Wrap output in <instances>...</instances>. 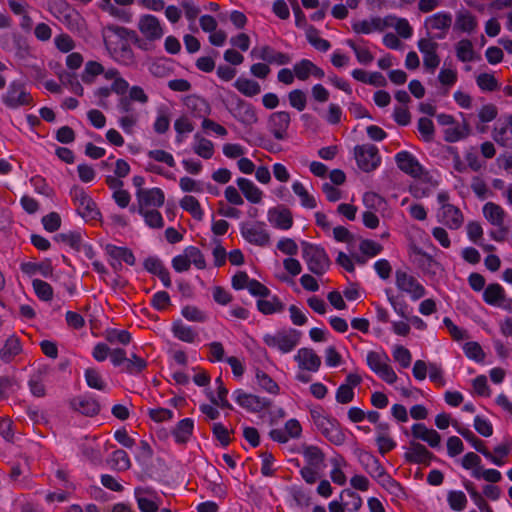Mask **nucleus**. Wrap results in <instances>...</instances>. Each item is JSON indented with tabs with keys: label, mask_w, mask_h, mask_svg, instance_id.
I'll return each mask as SVG.
<instances>
[{
	"label": "nucleus",
	"mask_w": 512,
	"mask_h": 512,
	"mask_svg": "<svg viewBox=\"0 0 512 512\" xmlns=\"http://www.w3.org/2000/svg\"><path fill=\"white\" fill-rule=\"evenodd\" d=\"M233 398L239 406L253 413L260 412L271 404L269 399L247 393L241 389L233 392Z\"/></svg>",
	"instance_id": "dca6fc26"
},
{
	"label": "nucleus",
	"mask_w": 512,
	"mask_h": 512,
	"mask_svg": "<svg viewBox=\"0 0 512 512\" xmlns=\"http://www.w3.org/2000/svg\"><path fill=\"white\" fill-rule=\"evenodd\" d=\"M447 502L454 511H463L467 505V498L464 492L452 490L448 492Z\"/></svg>",
	"instance_id": "680f3d73"
},
{
	"label": "nucleus",
	"mask_w": 512,
	"mask_h": 512,
	"mask_svg": "<svg viewBox=\"0 0 512 512\" xmlns=\"http://www.w3.org/2000/svg\"><path fill=\"white\" fill-rule=\"evenodd\" d=\"M84 377L88 387L99 391H105L107 388L106 382L103 380L100 372L94 368H87L84 372Z\"/></svg>",
	"instance_id": "864d4df0"
},
{
	"label": "nucleus",
	"mask_w": 512,
	"mask_h": 512,
	"mask_svg": "<svg viewBox=\"0 0 512 512\" xmlns=\"http://www.w3.org/2000/svg\"><path fill=\"white\" fill-rule=\"evenodd\" d=\"M452 25V15L449 12L441 11L425 18L424 27L428 32L440 31L435 38L443 39Z\"/></svg>",
	"instance_id": "f3484780"
},
{
	"label": "nucleus",
	"mask_w": 512,
	"mask_h": 512,
	"mask_svg": "<svg viewBox=\"0 0 512 512\" xmlns=\"http://www.w3.org/2000/svg\"><path fill=\"white\" fill-rule=\"evenodd\" d=\"M395 161L398 168L404 173L414 178L423 175L424 169L416 157L408 151H400L395 155Z\"/></svg>",
	"instance_id": "aec40b11"
},
{
	"label": "nucleus",
	"mask_w": 512,
	"mask_h": 512,
	"mask_svg": "<svg viewBox=\"0 0 512 512\" xmlns=\"http://www.w3.org/2000/svg\"><path fill=\"white\" fill-rule=\"evenodd\" d=\"M363 463L366 471L375 479L387 483L392 493L398 495V492L402 490L399 483L385 472V469L375 456L370 453H365Z\"/></svg>",
	"instance_id": "f8f14e48"
},
{
	"label": "nucleus",
	"mask_w": 512,
	"mask_h": 512,
	"mask_svg": "<svg viewBox=\"0 0 512 512\" xmlns=\"http://www.w3.org/2000/svg\"><path fill=\"white\" fill-rule=\"evenodd\" d=\"M470 134V126L464 120L462 123H455L444 131V138L447 142L454 143L466 138Z\"/></svg>",
	"instance_id": "e433bc0d"
},
{
	"label": "nucleus",
	"mask_w": 512,
	"mask_h": 512,
	"mask_svg": "<svg viewBox=\"0 0 512 512\" xmlns=\"http://www.w3.org/2000/svg\"><path fill=\"white\" fill-rule=\"evenodd\" d=\"M464 159L468 167L475 172H478L485 167V162L480 159L478 150L474 146H471L465 151Z\"/></svg>",
	"instance_id": "e2e57ef3"
},
{
	"label": "nucleus",
	"mask_w": 512,
	"mask_h": 512,
	"mask_svg": "<svg viewBox=\"0 0 512 512\" xmlns=\"http://www.w3.org/2000/svg\"><path fill=\"white\" fill-rule=\"evenodd\" d=\"M457 59L461 62H471L474 60L475 52L473 44L468 39L460 40L455 47Z\"/></svg>",
	"instance_id": "8fccbe9b"
},
{
	"label": "nucleus",
	"mask_w": 512,
	"mask_h": 512,
	"mask_svg": "<svg viewBox=\"0 0 512 512\" xmlns=\"http://www.w3.org/2000/svg\"><path fill=\"white\" fill-rule=\"evenodd\" d=\"M138 203L137 212L151 209H158L163 206L165 194L162 189L154 187L149 189H140L136 192ZM132 212L136 211L135 207H131Z\"/></svg>",
	"instance_id": "9d476101"
},
{
	"label": "nucleus",
	"mask_w": 512,
	"mask_h": 512,
	"mask_svg": "<svg viewBox=\"0 0 512 512\" xmlns=\"http://www.w3.org/2000/svg\"><path fill=\"white\" fill-rule=\"evenodd\" d=\"M96 437H88L86 436L82 442L79 444V450L82 457L90 461L91 463H99L101 461V453L97 446Z\"/></svg>",
	"instance_id": "2f4dec72"
},
{
	"label": "nucleus",
	"mask_w": 512,
	"mask_h": 512,
	"mask_svg": "<svg viewBox=\"0 0 512 512\" xmlns=\"http://www.w3.org/2000/svg\"><path fill=\"white\" fill-rule=\"evenodd\" d=\"M417 47L423 56V66L431 74L435 72L440 64V57L437 53L439 44L431 38H421Z\"/></svg>",
	"instance_id": "4468645a"
},
{
	"label": "nucleus",
	"mask_w": 512,
	"mask_h": 512,
	"mask_svg": "<svg viewBox=\"0 0 512 512\" xmlns=\"http://www.w3.org/2000/svg\"><path fill=\"white\" fill-rule=\"evenodd\" d=\"M476 27L477 21L471 12L462 10L456 14L455 29L471 33L476 29Z\"/></svg>",
	"instance_id": "37998d69"
},
{
	"label": "nucleus",
	"mask_w": 512,
	"mask_h": 512,
	"mask_svg": "<svg viewBox=\"0 0 512 512\" xmlns=\"http://www.w3.org/2000/svg\"><path fill=\"white\" fill-rule=\"evenodd\" d=\"M505 295L504 288L498 283H493L484 289L483 299L487 304L497 307Z\"/></svg>",
	"instance_id": "c03bdc74"
},
{
	"label": "nucleus",
	"mask_w": 512,
	"mask_h": 512,
	"mask_svg": "<svg viewBox=\"0 0 512 512\" xmlns=\"http://www.w3.org/2000/svg\"><path fill=\"white\" fill-rule=\"evenodd\" d=\"M301 454L305 460V466L314 468H322L325 460L323 451L315 445H303L301 447Z\"/></svg>",
	"instance_id": "7c9ffc66"
},
{
	"label": "nucleus",
	"mask_w": 512,
	"mask_h": 512,
	"mask_svg": "<svg viewBox=\"0 0 512 512\" xmlns=\"http://www.w3.org/2000/svg\"><path fill=\"white\" fill-rule=\"evenodd\" d=\"M439 208L436 212L437 221L450 230H458L464 224V215L462 211L450 203V195L441 191L437 195Z\"/></svg>",
	"instance_id": "7ed1b4c3"
},
{
	"label": "nucleus",
	"mask_w": 512,
	"mask_h": 512,
	"mask_svg": "<svg viewBox=\"0 0 512 512\" xmlns=\"http://www.w3.org/2000/svg\"><path fill=\"white\" fill-rule=\"evenodd\" d=\"M145 221V224L153 229H161L164 226V219L158 209H151L138 212Z\"/></svg>",
	"instance_id": "bf43d9fd"
},
{
	"label": "nucleus",
	"mask_w": 512,
	"mask_h": 512,
	"mask_svg": "<svg viewBox=\"0 0 512 512\" xmlns=\"http://www.w3.org/2000/svg\"><path fill=\"white\" fill-rule=\"evenodd\" d=\"M366 362L369 368L383 381L388 384L396 382L397 375L389 364V356L384 351H369L366 356Z\"/></svg>",
	"instance_id": "423d86ee"
},
{
	"label": "nucleus",
	"mask_w": 512,
	"mask_h": 512,
	"mask_svg": "<svg viewBox=\"0 0 512 512\" xmlns=\"http://www.w3.org/2000/svg\"><path fill=\"white\" fill-rule=\"evenodd\" d=\"M134 496L141 512H157L162 498L150 487H136Z\"/></svg>",
	"instance_id": "2eb2a0df"
},
{
	"label": "nucleus",
	"mask_w": 512,
	"mask_h": 512,
	"mask_svg": "<svg viewBox=\"0 0 512 512\" xmlns=\"http://www.w3.org/2000/svg\"><path fill=\"white\" fill-rule=\"evenodd\" d=\"M21 271L27 276H34L40 274L45 278H49L53 274V267L51 262L46 260L43 262H25L20 266Z\"/></svg>",
	"instance_id": "72a5a7b5"
},
{
	"label": "nucleus",
	"mask_w": 512,
	"mask_h": 512,
	"mask_svg": "<svg viewBox=\"0 0 512 512\" xmlns=\"http://www.w3.org/2000/svg\"><path fill=\"white\" fill-rule=\"evenodd\" d=\"M453 426L456 428V431L468 442L471 443L472 447L477 450L479 453H483L487 448L482 440L477 438L474 433L468 428L460 427L457 423H454Z\"/></svg>",
	"instance_id": "13d9d810"
},
{
	"label": "nucleus",
	"mask_w": 512,
	"mask_h": 512,
	"mask_svg": "<svg viewBox=\"0 0 512 512\" xmlns=\"http://www.w3.org/2000/svg\"><path fill=\"white\" fill-rule=\"evenodd\" d=\"M3 104L10 109H17L21 106L31 105L33 98L27 91L26 86L20 81H12L1 96Z\"/></svg>",
	"instance_id": "6e6552de"
},
{
	"label": "nucleus",
	"mask_w": 512,
	"mask_h": 512,
	"mask_svg": "<svg viewBox=\"0 0 512 512\" xmlns=\"http://www.w3.org/2000/svg\"><path fill=\"white\" fill-rule=\"evenodd\" d=\"M292 190L300 198L301 205L304 208L314 209L317 207V201L315 197L308 192V190L300 181L293 182Z\"/></svg>",
	"instance_id": "49530a36"
},
{
	"label": "nucleus",
	"mask_w": 512,
	"mask_h": 512,
	"mask_svg": "<svg viewBox=\"0 0 512 512\" xmlns=\"http://www.w3.org/2000/svg\"><path fill=\"white\" fill-rule=\"evenodd\" d=\"M233 86L246 97H254L261 92V86L258 82L245 77L237 78Z\"/></svg>",
	"instance_id": "a19ab883"
},
{
	"label": "nucleus",
	"mask_w": 512,
	"mask_h": 512,
	"mask_svg": "<svg viewBox=\"0 0 512 512\" xmlns=\"http://www.w3.org/2000/svg\"><path fill=\"white\" fill-rule=\"evenodd\" d=\"M138 29L150 41L160 39L164 32L159 19L154 15H143L138 22Z\"/></svg>",
	"instance_id": "5701e85b"
},
{
	"label": "nucleus",
	"mask_w": 512,
	"mask_h": 512,
	"mask_svg": "<svg viewBox=\"0 0 512 512\" xmlns=\"http://www.w3.org/2000/svg\"><path fill=\"white\" fill-rule=\"evenodd\" d=\"M180 206L197 220H201L204 216L199 201L193 196L183 197L180 201Z\"/></svg>",
	"instance_id": "5fc2aeb1"
},
{
	"label": "nucleus",
	"mask_w": 512,
	"mask_h": 512,
	"mask_svg": "<svg viewBox=\"0 0 512 512\" xmlns=\"http://www.w3.org/2000/svg\"><path fill=\"white\" fill-rule=\"evenodd\" d=\"M111 464L119 471H126L131 467L128 454L121 449L115 450L111 454Z\"/></svg>",
	"instance_id": "774afa93"
},
{
	"label": "nucleus",
	"mask_w": 512,
	"mask_h": 512,
	"mask_svg": "<svg viewBox=\"0 0 512 512\" xmlns=\"http://www.w3.org/2000/svg\"><path fill=\"white\" fill-rule=\"evenodd\" d=\"M482 211L484 217L490 224L498 228H503L507 213L500 205L494 202H487L484 204Z\"/></svg>",
	"instance_id": "c756f323"
},
{
	"label": "nucleus",
	"mask_w": 512,
	"mask_h": 512,
	"mask_svg": "<svg viewBox=\"0 0 512 512\" xmlns=\"http://www.w3.org/2000/svg\"><path fill=\"white\" fill-rule=\"evenodd\" d=\"M146 367L147 361L137 354L132 353L127 357L121 371L130 375H138L145 370Z\"/></svg>",
	"instance_id": "a18cd8bd"
},
{
	"label": "nucleus",
	"mask_w": 512,
	"mask_h": 512,
	"mask_svg": "<svg viewBox=\"0 0 512 512\" xmlns=\"http://www.w3.org/2000/svg\"><path fill=\"white\" fill-rule=\"evenodd\" d=\"M301 248L302 258L311 273L321 276L329 270L331 261L323 247L303 241Z\"/></svg>",
	"instance_id": "20e7f679"
},
{
	"label": "nucleus",
	"mask_w": 512,
	"mask_h": 512,
	"mask_svg": "<svg viewBox=\"0 0 512 512\" xmlns=\"http://www.w3.org/2000/svg\"><path fill=\"white\" fill-rule=\"evenodd\" d=\"M299 369L315 373L321 366V358L311 348H301L294 356Z\"/></svg>",
	"instance_id": "b1692460"
},
{
	"label": "nucleus",
	"mask_w": 512,
	"mask_h": 512,
	"mask_svg": "<svg viewBox=\"0 0 512 512\" xmlns=\"http://www.w3.org/2000/svg\"><path fill=\"white\" fill-rule=\"evenodd\" d=\"M411 435L415 440L426 442L431 448H437L441 443V435L434 429L428 428L423 423L413 424Z\"/></svg>",
	"instance_id": "bb28decb"
},
{
	"label": "nucleus",
	"mask_w": 512,
	"mask_h": 512,
	"mask_svg": "<svg viewBox=\"0 0 512 512\" xmlns=\"http://www.w3.org/2000/svg\"><path fill=\"white\" fill-rule=\"evenodd\" d=\"M291 117L287 111L274 112L269 116L268 128L269 131L277 140H284L287 138V131L290 126Z\"/></svg>",
	"instance_id": "a211bd4d"
},
{
	"label": "nucleus",
	"mask_w": 512,
	"mask_h": 512,
	"mask_svg": "<svg viewBox=\"0 0 512 512\" xmlns=\"http://www.w3.org/2000/svg\"><path fill=\"white\" fill-rule=\"evenodd\" d=\"M232 114L237 121L246 126H251L258 121L254 106L241 98L236 99Z\"/></svg>",
	"instance_id": "393cba45"
},
{
	"label": "nucleus",
	"mask_w": 512,
	"mask_h": 512,
	"mask_svg": "<svg viewBox=\"0 0 512 512\" xmlns=\"http://www.w3.org/2000/svg\"><path fill=\"white\" fill-rule=\"evenodd\" d=\"M136 33L125 27L108 25L104 28V42L110 57L120 65L135 67L136 56L131 48V42H138Z\"/></svg>",
	"instance_id": "f257e3e1"
},
{
	"label": "nucleus",
	"mask_w": 512,
	"mask_h": 512,
	"mask_svg": "<svg viewBox=\"0 0 512 512\" xmlns=\"http://www.w3.org/2000/svg\"><path fill=\"white\" fill-rule=\"evenodd\" d=\"M310 416L316 429L332 444L341 446L346 441V435L340 423L324 411L322 407L310 409Z\"/></svg>",
	"instance_id": "f03ea898"
},
{
	"label": "nucleus",
	"mask_w": 512,
	"mask_h": 512,
	"mask_svg": "<svg viewBox=\"0 0 512 512\" xmlns=\"http://www.w3.org/2000/svg\"><path fill=\"white\" fill-rule=\"evenodd\" d=\"M251 56L277 65H286L291 62V57L288 54L277 52L267 45L252 49Z\"/></svg>",
	"instance_id": "a878e982"
},
{
	"label": "nucleus",
	"mask_w": 512,
	"mask_h": 512,
	"mask_svg": "<svg viewBox=\"0 0 512 512\" xmlns=\"http://www.w3.org/2000/svg\"><path fill=\"white\" fill-rule=\"evenodd\" d=\"M333 468L330 472L331 480L340 486L346 484L347 478L344 472L342 471V467L346 466L347 463L343 458H335L332 460Z\"/></svg>",
	"instance_id": "4d7b16f0"
},
{
	"label": "nucleus",
	"mask_w": 512,
	"mask_h": 512,
	"mask_svg": "<svg viewBox=\"0 0 512 512\" xmlns=\"http://www.w3.org/2000/svg\"><path fill=\"white\" fill-rule=\"evenodd\" d=\"M376 444L381 455H385L396 447V442L390 435L388 423H379L376 426Z\"/></svg>",
	"instance_id": "c85d7f7f"
},
{
	"label": "nucleus",
	"mask_w": 512,
	"mask_h": 512,
	"mask_svg": "<svg viewBox=\"0 0 512 512\" xmlns=\"http://www.w3.org/2000/svg\"><path fill=\"white\" fill-rule=\"evenodd\" d=\"M192 149L195 154L203 159H211L215 151L213 142L207 138H204L199 133L194 135Z\"/></svg>",
	"instance_id": "c9c22d12"
},
{
	"label": "nucleus",
	"mask_w": 512,
	"mask_h": 512,
	"mask_svg": "<svg viewBox=\"0 0 512 512\" xmlns=\"http://www.w3.org/2000/svg\"><path fill=\"white\" fill-rule=\"evenodd\" d=\"M240 232L250 244L264 247L270 243V235L264 222L242 223Z\"/></svg>",
	"instance_id": "ddd939ff"
},
{
	"label": "nucleus",
	"mask_w": 512,
	"mask_h": 512,
	"mask_svg": "<svg viewBox=\"0 0 512 512\" xmlns=\"http://www.w3.org/2000/svg\"><path fill=\"white\" fill-rule=\"evenodd\" d=\"M104 73V67L97 61H88L82 72V81L86 84H92L98 75Z\"/></svg>",
	"instance_id": "603ef678"
},
{
	"label": "nucleus",
	"mask_w": 512,
	"mask_h": 512,
	"mask_svg": "<svg viewBox=\"0 0 512 512\" xmlns=\"http://www.w3.org/2000/svg\"><path fill=\"white\" fill-rule=\"evenodd\" d=\"M104 337L105 340L112 345H128L132 340V336L127 330L119 329H107L104 333Z\"/></svg>",
	"instance_id": "3c124183"
},
{
	"label": "nucleus",
	"mask_w": 512,
	"mask_h": 512,
	"mask_svg": "<svg viewBox=\"0 0 512 512\" xmlns=\"http://www.w3.org/2000/svg\"><path fill=\"white\" fill-rule=\"evenodd\" d=\"M267 217L270 224L275 228L288 230L292 227L293 217L290 210L287 208H271L268 211Z\"/></svg>",
	"instance_id": "cd10ccee"
},
{
	"label": "nucleus",
	"mask_w": 512,
	"mask_h": 512,
	"mask_svg": "<svg viewBox=\"0 0 512 512\" xmlns=\"http://www.w3.org/2000/svg\"><path fill=\"white\" fill-rule=\"evenodd\" d=\"M385 26V21L380 17H372L370 19L359 20L352 24L354 32L358 34H370L374 31H382Z\"/></svg>",
	"instance_id": "473e14b6"
},
{
	"label": "nucleus",
	"mask_w": 512,
	"mask_h": 512,
	"mask_svg": "<svg viewBox=\"0 0 512 512\" xmlns=\"http://www.w3.org/2000/svg\"><path fill=\"white\" fill-rule=\"evenodd\" d=\"M0 46L10 52L26 50L27 48L25 41L17 33L0 34Z\"/></svg>",
	"instance_id": "ea45409f"
},
{
	"label": "nucleus",
	"mask_w": 512,
	"mask_h": 512,
	"mask_svg": "<svg viewBox=\"0 0 512 512\" xmlns=\"http://www.w3.org/2000/svg\"><path fill=\"white\" fill-rule=\"evenodd\" d=\"M476 84L483 92H492L500 88V84L491 73H480L476 77Z\"/></svg>",
	"instance_id": "6e6d98bb"
},
{
	"label": "nucleus",
	"mask_w": 512,
	"mask_h": 512,
	"mask_svg": "<svg viewBox=\"0 0 512 512\" xmlns=\"http://www.w3.org/2000/svg\"><path fill=\"white\" fill-rule=\"evenodd\" d=\"M363 204L367 208L366 211L378 212L384 209L385 200L383 197L374 192H366L363 195Z\"/></svg>",
	"instance_id": "052dcab7"
},
{
	"label": "nucleus",
	"mask_w": 512,
	"mask_h": 512,
	"mask_svg": "<svg viewBox=\"0 0 512 512\" xmlns=\"http://www.w3.org/2000/svg\"><path fill=\"white\" fill-rule=\"evenodd\" d=\"M71 408L87 417H93L100 413L101 406L96 398L90 395L74 397L70 401Z\"/></svg>",
	"instance_id": "4be33fe9"
},
{
	"label": "nucleus",
	"mask_w": 512,
	"mask_h": 512,
	"mask_svg": "<svg viewBox=\"0 0 512 512\" xmlns=\"http://www.w3.org/2000/svg\"><path fill=\"white\" fill-rule=\"evenodd\" d=\"M301 332L296 329L277 331L273 334L267 333L263 336L264 343L283 354L289 353L299 344Z\"/></svg>",
	"instance_id": "39448f33"
},
{
	"label": "nucleus",
	"mask_w": 512,
	"mask_h": 512,
	"mask_svg": "<svg viewBox=\"0 0 512 512\" xmlns=\"http://www.w3.org/2000/svg\"><path fill=\"white\" fill-rule=\"evenodd\" d=\"M492 138L498 145L512 149V114L497 122L492 131Z\"/></svg>",
	"instance_id": "412c9836"
},
{
	"label": "nucleus",
	"mask_w": 512,
	"mask_h": 512,
	"mask_svg": "<svg viewBox=\"0 0 512 512\" xmlns=\"http://www.w3.org/2000/svg\"><path fill=\"white\" fill-rule=\"evenodd\" d=\"M395 284L399 291L408 294L413 301L426 294L424 286L413 275L403 270H396Z\"/></svg>",
	"instance_id": "9b49d317"
},
{
	"label": "nucleus",
	"mask_w": 512,
	"mask_h": 512,
	"mask_svg": "<svg viewBox=\"0 0 512 512\" xmlns=\"http://www.w3.org/2000/svg\"><path fill=\"white\" fill-rule=\"evenodd\" d=\"M70 196L76 206L78 214L88 220H96L100 216V211L91 196L79 186H74L70 190Z\"/></svg>",
	"instance_id": "0eeeda50"
},
{
	"label": "nucleus",
	"mask_w": 512,
	"mask_h": 512,
	"mask_svg": "<svg viewBox=\"0 0 512 512\" xmlns=\"http://www.w3.org/2000/svg\"><path fill=\"white\" fill-rule=\"evenodd\" d=\"M236 183L249 202L255 204L261 202L263 192L251 180L247 178H238Z\"/></svg>",
	"instance_id": "f704fd0d"
},
{
	"label": "nucleus",
	"mask_w": 512,
	"mask_h": 512,
	"mask_svg": "<svg viewBox=\"0 0 512 512\" xmlns=\"http://www.w3.org/2000/svg\"><path fill=\"white\" fill-rule=\"evenodd\" d=\"M185 257L188 258L190 264H193L197 269H205L206 261L202 252L195 246H188L184 249Z\"/></svg>",
	"instance_id": "69168bd1"
},
{
	"label": "nucleus",
	"mask_w": 512,
	"mask_h": 512,
	"mask_svg": "<svg viewBox=\"0 0 512 512\" xmlns=\"http://www.w3.org/2000/svg\"><path fill=\"white\" fill-rule=\"evenodd\" d=\"M32 286L37 297L42 301H50L53 298L51 285L43 280L34 279Z\"/></svg>",
	"instance_id": "0e129e2a"
},
{
	"label": "nucleus",
	"mask_w": 512,
	"mask_h": 512,
	"mask_svg": "<svg viewBox=\"0 0 512 512\" xmlns=\"http://www.w3.org/2000/svg\"><path fill=\"white\" fill-rule=\"evenodd\" d=\"M21 351V345L17 338L7 339L4 346L0 349V358L3 362H10Z\"/></svg>",
	"instance_id": "09e8293b"
},
{
	"label": "nucleus",
	"mask_w": 512,
	"mask_h": 512,
	"mask_svg": "<svg viewBox=\"0 0 512 512\" xmlns=\"http://www.w3.org/2000/svg\"><path fill=\"white\" fill-rule=\"evenodd\" d=\"M194 428V421L190 418L180 420L174 430L172 431L173 437L178 444L186 443L192 436Z\"/></svg>",
	"instance_id": "4c0bfd02"
},
{
	"label": "nucleus",
	"mask_w": 512,
	"mask_h": 512,
	"mask_svg": "<svg viewBox=\"0 0 512 512\" xmlns=\"http://www.w3.org/2000/svg\"><path fill=\"white\" fill-rule=\"evenodd\" d=\"M107 253L114 259L124 261L126 264L135 265L136 259L133 252L126 247H118L114 245L107 246Z\"/></svg>",
	"instance_id": "de8ad7c7"
},
{
	"label": "nucleus",
	"mask_w": 512,
	"mask_h": 512,
	"mask_svg": "<svg viewBox=\"0 0 512 512\" xmlns=\"http://www.w3.org/2000/svg\"><path fill=\"white\" fill-rule=\"evenodd\" d=\"M171 331L175 338L186 343H193L198 336L192 327L184 324L181 320L173 322Z\"/></svg>",
	"instance_id": "58836bf2"
},
{
	"label": "nucleus",
	"mask_w": 512,
	"mask_h": 512,
	"mask_svg": "<svg viewBox=\"0 0 512 512\" xmlns=\"http://www.w3.org/2000/svg\"><path fill=\"white\" fill-rule=\"evenodd\" d=\"M354 156L358 167L364 172L375 170L381 163V156L375 145L363 144L354 148Z\"/></svg>",
	"instance_id": "1a4fd4ad"
},
{
	"label": "nucleus",
	"mask_w": 512,
	"mask_h": 512,
	"mask_svg": "<svg viewBox=\"0 0 512 512\" xmlns=\"http://www.w3.org/2000/svg\"><path fill=\"white\" fill-rule=\"evenodd\" d=\"M257 308L262 314L271 315L283 312L285 305L277 296H272L268 299H258Z\"/></svg>",
	"instance_id": "79ce46f5"
},
{
	"label": "nucleus",
	"mask_w": 512,
	"mask_h": 512,
	"mask_svg": "<svg viewBox=\"0 0 512 512\" xmlns=\"http://www.w3.org/2000/svg\"><path fill=\"white\" fill-rule=\"evenodd\" d=\"M182 316L191 322L203 323L207 321V314L196 306L187 305L181 310Z\"/></svg>",
	"instance_id": "338daca9"
},
{
	"label": "nucleus",
	"mask_w": 512,
	"mask_h": 512,
	"mask_svg": "<svg viewBox=\"0 0 512 512\" xmlns=\"http://www.w3.org/2000/svg\"><path fill=\"white\" fill-rule=\"evenodd\" d=\"M434 455L418 441H410L404 453V459L408 463L430 465Z\"/></svg>",
	"instance_id": "6ab92c4d"
}]
</instances>
